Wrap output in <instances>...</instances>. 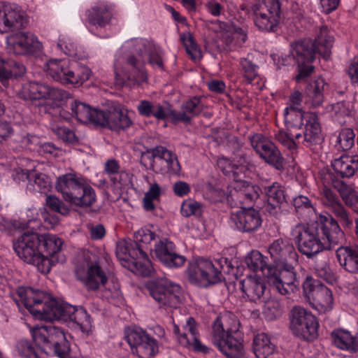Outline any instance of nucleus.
Returning <instances> with one entry per match:
<instances>
[{"instance_id": "54", "label": "nucleus", "mask_w": 358, "mask_h": 358, "mask_svg": "<svg viewBox=\"0 0 358 358\" xmlns=\"http://www.w3.org/2000/svg\"><path fill=\"white\" fill-rule=\"evenodd\" d=\"M160 195V187L157 182L150 185L149 190L145 193L143 198V207L148 211L155 209L153 200L159 198Z\"/></svg>"}, {"instance_id": "28", "label": "nucleus", "mask_w": 358, "mask_h": 358, "mask_svg": "<svg viewBox=\"0 0 358 358\" xmlns=\"http://www.w3.org/2000/svg\"><path fill=\"white\" fill-rule=\"evenodd\" d=\"M240 284L242 292L250 301L255 302L261 299L266 289L264 280L257 275H248Z\"/></svg>"}, {"instance_id": "40", "label": "nucleus", "mask_w": 358, "mask_h": 358, "mask_svg": "<svg viewBox=\"0 0 358 358\" xmlns=\"http://www.w3.org/2000/svg\"><path fill=\"white\" fill-rule=\"evenodd\" d=\"M48 92V85L37 82H29L23 85L17 92V96L23 100H37L45 99Z\"/></svg>"}, {"instance_id": "19", "label": "nucleus", "mask_w": 358, "mask_h": 358, "mask_svg": "<svg viewBox=\"0 0 358 358\" xmlns=\"http://www.w3.org/2000/svg\"><path fill=\"white\" fill-rule=\"evenodd\" d=\"M150 153H152L150 159L153 160L155 164L166 163V167H161L159 170L162 174H177L180 172V166L177 157L165 147L156 146L142 152L141 161Z\"/></svg>"}, {"instance_id": "31", "label": "nucleus", "mask_w": 358, "mask_h": 358, "mask_svg": "<svg viewBox=\"0 0 358 358\" xmlns=\"http://www.w3.org/2000/svg\"><path fill=\"white\" fill-rule=\"evenodd\" d=\"M83 182V180L77 178L75 174L66 173L57 178L55 188L62 194L64 200L67 202Z\"/></svg>"}, {"instance_id": "27", "label": "nucleus", "mask_w": 358, "mask_h": 358, "mask_svg": "<svg viewBox=\"0 0 358 358\" xmlns=\"http://www.w3.org/2000/svg\"><path fill=\"white\" fill-rule=\"evenodd\" d=\"M76 308V306L69 303H60L55 299H50L42 320H59L64 322H71Z\"/></svg>"}, {"instance_id": "41", "label": "nucleus", "mask_w": 358, "mask_h": 358, "mask_svg": "<svg viewBox=\"0 0 358 358\" xmlns=\"http://www.w3.org/2000/svg\"><path fill=\"white\" fill-rule=\"evenodd\" d=\"M331 166L337 176L341 178H350L358 170V162L347 155L334 159Z\"/></svg>"}, {"instance_id": "22", "label": "nucleus", "mask_w": 358, "mask_h": 358, "mask_svg": "<svg viewBox=\"0 0 358 358\" xmlns=\"http://www.w3.org/2000/svg\"><path fill=\"white\" fill-rule=\"evenodd\" d=\"M99 127L108 128L115 131L124 130L131 124V120L119 106H111L109 110H103V117L99 119Z\"/></svg>"}, {"instance_id": "8", "label": "nucleus", "mask_w": 358, "mask_h": 358, "mask_svg": "<svg viewBox=\"0 0 358 358\" xmlns=\"http://www.w3.org/2000/svg\"><path fill=\"white\" fill-rule=\"evenodd\" d=\"M47 74L54 80L62 84H83L88 80L92 71L87 66H80L76 70L71 69L65 62L50 59L46 63Z\"/></svg>"}, {"instance_id": "50", "label": "nucleus", "mask_w": 358, "mask_h": 358, "mask_svg": "<svg viewBox=\"0 0 358 358\" xmlns=\"http://www.w3.org/2000/svg\"><path fill=\"white\" fill-rule=\"evenodd\" d=\"M71 322H73L83 331H85L90 328L92 319L85 308L76 307Z\"/></svg>"}, {"instance_id": "48", "label": "nucleus", "mask_w": 358, "mask_h": 358, "mask_svg": "<svg viewBox=\"0 0 358 358\" xmlns=\"http://www.w3.org/2000/svg\"><path fill=\"white\" fill-rule=\"evenodd\" d=\"M180 39L186 49L187 53L193 60H199L202 57V52L195 41L193 36L189 32H186L180 35Z\"/></svg>"}, {"instance_id": "64", "label": "nucleus", "mask_w": 358, "mask_h": 358, "mask_svg": "<svg viewBox=\"0 0 358 358\" xmlns=\"http://www.w3.org/2000/svg\"><path fill=\"white\" fill-rule=\"evenodd\" d=\"M321 195L322 196L324 204L329 208L334 206V205L341 203L337 196L327 186H324L322 189Z\"/></svg>"}, {"instance_id": "12", "label": "nucleus", "mask_w": 358, "mask_h": 358, "mask_svg": "<svg viewBox=\"0 0 358 358\" xmlns=\"http://www.w3.org/2000/svg\"><path fill=\"white\" fill-rule=\"evenodd\" d=\"M231 190L227 195V201L231 208H251L252 203L259 197V187L252 185L249 182L231 183Z\"/></svg>"}, {"instance_id": "5", "label": "nucleus", "mask_w": 358, "mask_h": 358, "mask_svg": "<svg viewBox=\"0 0 358 358\" xmlns=\"http://www.w3.org/2000/svg\"><path fill=\"white\" fill-rule=\"evenodd\" d=\"M145 287L159 304V308H177L181 302L182 289L180 285L166 278H157L147 281Z\"/></svg>"}, {"instance_id": "39", "label": "nucleus", "mask_w": 358, "mask_h": 358, "mask_svg": "<svg viewBox=\"0 0 358 358\" xmlns=\"http://www.w3.org/2000/svg\"><path fill=\"white\" fill-rule=\"evenodd\" d=\"M266 259L259 251L252 250L246 256L245 262L250 270L254 272L261 271L268 278L271 275V272L273 271V266L267 264Z\"/></svg>"}, {"instance_id": "57", "label": "nucleus", "mask_w": 358, "mask_h": 358, "mask_svg": "<svg viewBox=\"0 0 358 358\" xmlns=\"http://www.w3.org/2000/svg\"><path fill=\"white\" fill-rule=\"evenodd\" d=\"M53 132L62 141L74 143L78 141L76 136L73 131L63 126L52 125Z\"/></svg>"}, {"instance_id": "59", "label": "nucleus", "mask_w": 358, "mask_h": 358, "mask_svg": "<svg viewBox=\"0 0 358 358\" xmlns=\"http://www.w3.org/2000/svg\"><path fill=\"white\" fill-rule=\"evenodd\" d=\"M241 66L244 77L251 83L257 76V66L246 58L241 59Z\"/></svg>"}, {"instance_id": "1", "label": "nucleus", "mask_w": 358, "mask_h": 358, "mask_svg": "<svg viewBox=\"0 0 358 358\" xmlns=\"http://www.w3.org/2000/svg\"><path fill=\"white\" fill-rule=\"evenodd\" d=\"M292 236L299 251L308 258L324 250H331L345 240L344 232L329 214L320 215L311 224L296 225L292 230Z\"/></svg>"}, {"instance_id": "11", "label": "nucleus", "mask_w": 358, "mask_h": 358, "mask_svg": "<svg viewBox=\"0 0 358 358\" xmlns=\"http://www.w3.org/2000/svg\"><path fill=\"white\" fill-rule=\"evenodd\" d=\"M187 273L191 283L202 287L221 281L218 268L212 262L203 258H199L195 262L190 263Z\"/></svg>"}, {"instance_id": "35", "label": "nucleus", "mask_w": 358, "mask_h": 358, "mask_svg": "<svg viewBox=\"0 0 358 358\" xmlns=\"http://www.w3.org/2000/svg\"><path fill=\"white\" fill-rule=\"evenodd\" d=\"M131 243V241L122 240L117 243L116 255L120 260L129 262L132 259H145L147 255L144 252L145 248H136Z\"/></svg>"}, {"instance_id": "15", "label": "nucleus", "mask_w": 358, "mask_h": 358, "mask_svg": "<svg viewBox=\"0 0 358 358\" xmlns=\"http://www.w3.org/2000/svg\"><path fill=\"white\" fill-rule=\"evenodd\" d=\"M281 267L279 269L276 266H273L271 276L268 277V282L275 287L280 294L285 295L294 292L299 287L300 283L291 264Z\"/></svg>"}, {"instance_id": "21", "label": "nucleus", "mask_w": 358, "mask_h": 358, "mask_svg": "<svg viewBox=\"0 0 358 358\" xmlns=\"http://www.w3.org/2000/svg\"><path fill=\"white\" fill-rule=\"evenodd\" d=\"M294 136L298 143H301L306 147L320 144L324 138L317 115L314 113H307L303 135L299 132L296 133Z\"/></svg>"}, {"instance_id": "24", "label": "nucleus", "mask_w": 358, "mask_h": 358, "mask_svg": "<svg viewBox=\"0 0 358 358\" xmlns=\"http://www.w3.org/2000/svg\"><path fill=\"white\" fill-rule=\"evenodd\" d=\"M156 257L168 267H179L184 264L186 259L174 251V245L167 239L160 241L155 245Z\"/></svg>"}, {"instance_id": "20", "label": "nucleus", "mask_w": 358, "mask_h": 358, "mask_svg": "<svg viewBox=\"0 0 358 358\" xmlns=\"http://www.w3.org/2000/svg\"><path fill=\"white\" fill-rule=\"evenodd\" d=\"M267 201L264 208L272 216L278 217L282 213V206L287 203L285 187L278 182L264 187Z\"/></svg>"}, {"instance_id": "7", "label": "nucleus", "mask_w": 358, "mask_h": 358, "mask_svg": "<svg viewBox=\"0 0 358 358\" xmlns=\"http://www.w3.org/2000/svg\"><path fill=\"white\" fill-rule=\"evenodd\" d=\"M292 48L291 55H288L285 59H282V64H286L285 62L289 59L296 61L299 73L295 79L299 83L308 78L313 71L314 67L310 64L315 59V49L310 39L296 41L292 45Z\"/></svg>"}, {"instance_id": "55", "label": "nucleus", "mask_w": 358, "mask_h": 358, "mask_svg": "<svg viewBox=\"0 0 358 358\" xmlns=\"http://www.w3.org/2000/svg\"><path fill=\"white\" fill-rule=\"evenodd\" d=\"M275 138L289 150H296L299 144L295 136L290 134V131L280 130L275 134Z\"/></svg>"}, {"instance_id": "37", "label": "nucleus", "mask_w": 358, "mask_h": 358, "mask_svg": "<svg viewBox=\"0 0 358 358\" xmlns=\"http://www.w3.org/2000/svg\"><path fill=\"white\" fill-rule=\"evenodd\" d=\"M313 42L315 54H318L325 59H328L331 53L334 36H331L327 27H321Z\"/></svg>"}, {"instance_id": "36", "label": "nucleus", "mask_w": 358, "mask_h": 358, "mask_svg": "<svg viewBox=\"0 0 358 358\" xmlns=\"http://www.w3.org/2000/svg\"><path fill=\"white\" fill-rule=\"evenodd\" d=\"M284 116L287 131H290L291 135L294 136L296 133H299V130H301L306 114L299 107L289 106L286 108Z\"/></svg>"}, {"instance_id": "45", "label": "nucleus", "mask_w": 358, "mask_h": 358, "mask_svg": "<svg viewBox=\"0 0 358 358\" xmlns=\"http://www.w3.org/2000/svg\"><path fill=\"white\" fill-rule=\"evenodd\" d=\"M253 10L255 16L254 19L255 24L259 30L271 32L278 31L280 17Z\"/></svg>"}, {"instance_id": "60", "label": "nucleus", "mask_w": 358, "mask_h": 358, "mask_svg": "<svg viewBox=\"0 0 358 358\" xmlns=\"http://www.w3.org/2000/svg\"><path fill=\"white\" fill-rule=\"evenodd\" d=\"M263 314L267 320H272L278 317L280 315V306L278 301L275 300H269L266 302Z\"/></svg>"}, {"instance_id": "10", "label": "nucleus", "mask_w": 358, "mask_h": 358, "mask_svg": "<svg viewBox=\"0 0 358 358\" xmlns=\"http://www.w3.org/2000/svg\"><path fill=\"white\" fill-rule=\"evenodd\" d=\"M318 326L316 317L310 312L300 306L292 308L291 329L296 336L313 341L318 336Z\"/></svg>"}, {"instance_id": "30", "label": "nucleus", "mask_w": 358, "mask_h": 358, "mask_svg": "<svg viewBox=\"0 0 358 358\" xmlns=\"http://www.w3.org/2000/svg\"><path fill=\"white\" fill-rule=\"evenodd\" d=\"M181 108V112H176L172 110L173 120L189 123L193 117L198 115L203 110L201 97L194 96L185 101L182 104Z\"/></svg>"}, {"instance_id": "9", "label": "nucleus", "mask_w": 358, "mask_h": 358, "mask_svg": "<svg viewBox=\"0 0 358 358\" xmlns=\"http://www.w3.org/2000/svg\"><path fill=\"white\" fill-rule=\"evenodd\" d=\"M302 285L305 297L316 310L326 313L332 308V292L320 280L307 276Z\"/></svg>"}, {"instance_id": "47", "label": "nucleus", "mask_w": 358, "mask_h": 358, "mask_svg": "<svg viewBox=\"0 0 358 358\" xmlns=\"http://www.w3.org/2000/svg\"><path fill=\"white\" fill-rule=\"evenodd\" d=\"M156 234L155 232L148 229H141L134 233V239L131 243L136 248H145L144 252L147 255L149 250L148 245L155 239Z\"/></svg>"}, {"instance_id": "23", "label": "nucleus", "mask_w": 358, "mask_h": 358, "mask_svg": "<svg viewBox=\"0 0 358 358\" xmlns=\"http://www.w3.org/2000/svg\"><path fill=\"white\" fill-rule=\"evenodd\" d=\"M268 252L277 268L289 264L297 257L294 246L282 239L273 241L268 247Z\"/></svg>"}, {"instance_id": "14", "label": "nucleus", "mask_w": 358, "mask_h": 358, "mask_svg": "<svg viewBox=\"0 0 358 358\" xmlns=\"http://www.w3.org/2000/svg\"><path fill=\"white\" fill-rule=\"evenodd\" d=\"M17 293L30 313L42 320L50 300L48 295L39 289H34L30 287H20Z\"/></svg>"}, {"instance_id": "63", "label": "nucleus", "mask_w": 358, "mask_h": 358, "mask_svg": "<svg viewBox=\"0 0 358 358\" xmlns=\"http://www.w3.org/2000/svg\"><path fill=\"white\" fill-rule=\"evenodd\" d=\"M133 262L134 266L136 268V271L139 275L143 277L150 276L154 271L150 262L148 260V257L145 259H143L145 261L142 262L138 259H134Z\"/></svg>"}, {"instance_id": "43", "label": "nucleus", "mask_w": 358, "mask_h": 358, "mask_svg": "<svg viewBox=\"0 0 358 358\" xmlns=\"http://www.w3.org/2000/svg\"><path fill=\"white\" fill-rule=\"evenodd\" d=\"M331 336L335 345L338 348L350 352H357L358 343L348 331L338 329L331 333Z\"/></svg>"}, {"instance_id": "52", "label": "nucleus", "mask_w": 358, "mask_h": 358, "mask_svg": "<svg viewBox=\"0 0 358 358\" xmlns=\"http://www.w3.org/2000/svg\"><path fill=\"white\" fill-rule=\"evenodd\" d=\"M24 174L29 182L33 181L40 189L45 191L50 187V181L46 175L27 170Z\"/></svg>"}, {"instance_id": "61", "label": "nucleus", "mask_w": 358, "mask_h": 358, "mask_svg": "<svg viewBox=\"0 0 358 358\" xmlns=\"http://www.w3.org/2000/svg\"><path fill=\"white\" fill-rule=\"evenodd\" d=\"M127 63L133 68L132 73L127 75V79L129 80H137L140 74H143V63L138 60L134 56H129L127 58Z\"/></svg>"}, {"instance_id": "62", "label": "nucleus", "mask_w": 358, "mask_h": 358, "mask_svg": "<svg viewBox=\"0 0 358 358\" xmlns=\"http://www.w3.org/2000/svg\"><path fill=\"white\" fill-rule=\"evenodd\" d=\"M201 205L199 203L192 199H187L182 202L181 205V214L184 217H189L196 215L200 210Z\"/></svg>"}, {"instance_id": "4", "label": "nucleus", "mask_w": 358, "mask_h": 358, "mask_svg": "<svg viewBox=\"0 0 358 358\" xmlns=\"http://www.w3.org/2000/svg\"><path fill=\"white\" fill-rule=\"evenodd\" d=\"M33 341L42 350L52 351L59 358H73L70 343L63 329L53 325L42 326L31 329Z\"/></svg>"}, {"instance_id": "2", "label": "nucleus", "mask_w": 358, "mask_h": 358, "mask_svg": "<svg viewBox=\"0 0 358 358\" xmlns=\"http://www.w3.org/2000/svg\"><path fill=\"white\" fill-rule=\"evenodd\" d=\"M63 241L56 235L24 232L13 243V249L24 262L36 266L38 270L47 273L50 271L49 257H53L62 249Z\"/></svg>"}, {"instance_id": "25", "label": "nucleus", "mask_w": 358, "mask_h": 358, "mask_svg": "<svg viewBox=\"0 0 358 358\" xmlns=\"http://www.w3.org/2000/svg\"><path fill=\"white\" fill-rule=\"evenodd\" d=\"M185 331L178 337L179 343L185 346H192L196 352L208 354L210 349L202 344L198 338L196 322L193 317H189L184 327Z\"/></svg>"}, {"instance_id": "56", "label": "nucleus", "mask_w": 358, "mask_h": 358, "mask_svg": "<svg viewBox=\"0 0 358 358\" xmlns=\"http://www.w3.org/2000/svg\"><path fill=\"white\" fill-rule=\"evenodd\" d=\"M46 205L51 210L63 215H68L70 211L69 208L62 201L53 195L47 196Z\"/></svg>"}, {"instance_id": "32", "label": "nucleus", "mask_w": 358, "mask_h": 358, "mask_svg": "<svg viewBox=\"0 0 358 358\" xmlns=\"http://www.w3.org/2000/svg\"><path fill=\"white\" fill-rule=\"evenodd\" d=\"M340 265L350 273L358 271V246H340L336 250Z\"/></svg>"}, {"instance_id": "13", "label": "nucleus", "mask_w": 358, "mask_h": 358, "mask_svg": "<svg viewBox=\"0 0 358 358\" xmlns=\"http://www.w3.org/2000/svg\"><path fill=\"white\" fill-rule=\"evenodd\" d=\"M250 140L252 147L266 163L277 170L284 169V158L272 141L260 134H255Z\"/></svg>"}, {"instance_id": "38", "label": "nucleus", "mask_w": 358, "mask_h": 358, "mask_svg": "<svg viewBox=\"0 0 358 358\" xmlns=\"http://www.w3.org/2000/svg\"><path fill=\"white\" fill-rule=\"evenodd\" d=\"M26 71L25 66L12 59L0 58V81L4 85L9 79L22 76Z\"/></svg>"}, {"instance_id": "16", "label": "nucleus", "mask_w": 358, "mask_h": 358, "mask_svg": "<svg viewBox=\"0 0 358 358\" xmlns=\"http://www.w3.org/2000/svg\"><path fill=\"white\" fill-rule=\"evenodd\" d=\"M125 338L133 353L141 358H149L158 352V345L156 340L151 338L144 331L131 330L127 334Z\"/></svg>"}, {"instance_id": "3", "label": "nucleus", "mask_w": 358, "mask_h": 358, "mask_svg": "<svg viewBox=\"0 0 358 358\" xmlns=\"http://www.w3.org/2000/svg\"><path fill=\"white\" fill-rule=\"evenodd\" d=\"M230 319L224 318V322L217 318L213 325V342L227 357L239 358L244 355L243 343L238 338L239 324L235 321L229 326Z\"/></svg>"}, {"instance_id": "26", "label": "nucleus", "mask_w": 358, "mask_h": 358, "mask_svg": "<svg viewBox=\"0 0 358 358\" xmlns=\"http://www.w3.org/2000/svg\"><path fill=\"white\" fill-rule=\"evenodd\" d=\"M72 115L80 122L92 123L96 126L99 125V119L103 117V110L92 108L84 103L74 101L71 103Z\"/></svg>"}, {"instance_id": "29", "label": "nucleus", "mask_w": 358, "mask_h": 358, "mask_svg": "<svg viewBox=\"0 0 358 358\" xmlns=\"http://www.w3.org/2000/svg\"><path fill=\"white\" fill-rule=\"evenodd\" d=\"M4 10L8 32L17 31L26 28L28 20L25 13L15 5L5 4Z\"/></svg>"}, {"instance_id": "34", "label": "nucleus", "mask_w": 358, "mask_h": 358, "mask_svg": "<svg viewBox=\"0 0 358 358\" xmlns=\"http://www.w3.org/2000/svg\"><path fill=\"white\" fill-rule=\"evenodd\" d=\"M96 201L94 189L85 182L67 201L72 206L90 207Z\"/></svg>"}, {"instance_id": "51", "label": "nucleus", "mask_w": 358, "mask_h": 358, "mask_svg": "<svg viewBox=\"0 0 358 358\" xmlns=\"http://www.w3.org/2000/svg\"><path fill=\"white\" fill-rule=\"evenodd\" d=\"M331 212L336 217V220L333 217L337 222H340L343 227L351 228L352 227V220L349 217L348 212L344 208L341 203L334 205L330 208Z\"/></svg>"}, {"instance_id": "42", "label": "nucleus", "mask_w": 358, "mask_h": 358, "mask_svg": "<svg viewBox=\"0 0 358 358\" xmlns=\"http://www.w3.org/2000/svg\"><path fill=\"white\" fill-rule=\"evenodd\" d=\"M86 16L89 24L100 27H105L111 19V13L105 5L92 7L86 11Z\"/></svg>"}, {"instance_id": "18", "label": "nucleus", "mask_w": 358, "mask_h": 358, "mask_svg": "<svg viewBox=\"0 0 358 358\" xmlns=\"http://www.w3.org/2000/svg\"><path fill=\"white\" fill-rule=\"evenodd\" d=\"M9 50L19 55H34L42 48L37 38L29 32H20L8 38Z\"/></svg>"}, {"instance_id": "6", "label": "nucleus", "mask_w": 358, "mask_h": 358, "mask_svg": "<svg viewBox=\"0 0 358 358\" xmlns=\"http://www.w3.org/2000/svg\"><path fill=\"white\" fill-rule=\"evenodd\" d=\"M76 278L87 291H96L105 285L108 278L94 256L87 254L80 260L75 269Z\"/></svg>"}, {"instance_id": "46", "label": "nucleus", "mask_w": 358, "mask_h": 358, "mask_svg": "<svg viewBox=\"0 0 358 358\" xmlns=\"http://www.w3.org/2000/svg\"><path fill=\"white\" fill-rule=\"evenodd\" d=\"M333 187L339 192L347 206L352 207L358 201L357 192L344 182L338 180L332 181Z\"/></svg>"}, {"instance_id": "58", "label": "nucleus", "mask_w": 358, "mask_h": 358, "mask_svg": "<svg viewBox=\"0 0 358 358\" xmlns=\"http://www.w3.org/2000/svg\"><path fill=\"white\" fill-rule=\"evenodd\" d=\"M151 116L155 117L159 120H164L169 117L172 118V109L171 108V106L167 103L165 105L155 103L151 109Z\"/></svg>"}, {"instance_id": "49", "label": "nucleus", "mask_w": 358, "mask_h": 358, "mask_svg": "<svg viewBox=\"0 0 358 358\" xmlns=\"http://www.w3.org/2000/svg\"><path fill=\"white\" fill-rule=\"evenodd\" d=\"M253 10L280 17L281 3L279 0H262V3L256 6Z\"/></svg>"}, {"instance_id": "53", "label": "nucleus", "mask_w": 358, "mask_h": 358, "mask_svg": "<svg viewBox=\"0 0 358 358\" xmlns=\"http://www.w3.org/2000/svg\"><path fill=\"white\" fill-rule=\"evenodd\" d=\"M355 134L350 128L343 129L338 137L340 148L347 151L350 150L355 145Z\"/></svg>"}, {"instance_id": "44", "label": "nucleus", "mask_w": 358, "mask_h": 358, "mask_svg": "<svg viewBox=\"0 0 358 358\" xmlns=\"http://www.w3.org/2000/svg\"><path fill=\"white\" fill-rule=\"evenodd\" d=\"M275 346L266 334H259L255 336L252 350L257 358H266L273 354Z\"/></svg>"}, {"instance_id": "33", "label": "nucleus", "mask_w": 358, "mask_h": 358, "mask_svg": "<svg viewBox=\"0 0 358 358\" xmlns=\"http://www.w3.org/2000/svg\"><path fill=\"white\" fill-rule=\"evenodd\" d=\"M328 84L322 78H318L307 85L305 89L306 102L313 107L320 106L324 101V92Z\"/></svg>"}, {"instance_id": "17", "label": "nucleus", "mask_w": 358, "mask_h": 358, "mask_svg": "<svg viewBox=\"0 0 358 358\" xmlns=\"http://www.w3.org/2000/svg\"><path fill=\"white\" fill-rule=\"evenodd\" d=\"M230 218L237 230L243 233L255 231L262 223L259 212L252 208L231 211Z\"/></svg>"}]
</instances>
